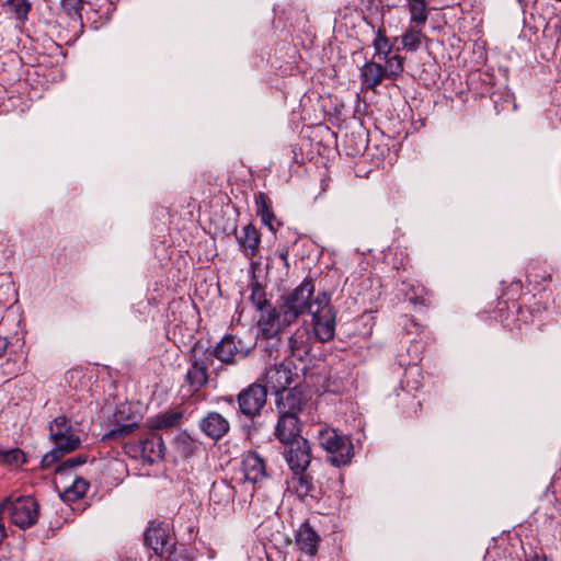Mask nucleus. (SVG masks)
I'll list each match as a JSON object with an SVG mask.
<instances>
[{
  "instance_id": "1",
  "label": "nucleus",
  "mask_w": 561,
  "mask_h": 561,
  "mask_svg": "<svg viewBox=\"0 0 561 561\" xmlns=\"http://www.w3.org/2000/svg\"><path fill=\"white\" fill-rule=\"evenodd\" d=\"M49 437L55 447L44 455L42 459L44 468H50L66 454L78 449L81 444L79 428L64 415L57 416L51 421L49 425Z\"/></svg>"
},
{
  "instance_id": "2",
  "label": "nucleus",
  "mask_w": 561,
  "mask_h": 561,
  "mask_svg": "<svg viewBox=\"0 0 561 561\" xmlns=\"http://www.w3.org/2000/svg\"><path fill=\"white\" fill-rule=\"evenodd\" d=\"M0 513L8 515L20 529L34 526L39 517V505L32 495L12 494L0 503Z\"/></svg>"
},
{
  "instance_id": "3",
  "label": "nucleus",
  "mask_w": 561,
  "mask_h": 561,
  "mask_svg": "<svg viewBox=\"0 0 561 561\" xmlns=\"http://www.w3.org/2000/svg\"><path fill=\"white\" fill-rule=\"evenodd\" d=\"M314 284L310 278H305L289 295L284 298L282 305L283 321L290 324L301 314L310 313L316 309Z\"/></svg>"
},
{
  "instance_id": "4",
  "label": "nucleus",
  "mask_w": 561,
  "mask_h": 561,
  "mask_svg": "<svg viewBox=\"0 0 561 561\" xmlns=\"http://www.w3.org/2000/svg\"><path fill=\"white\" fill-rule=\"evenodd\" d=\"M309 314L311 316L313 337L322 343L332 341L335 335L336 313L327 293H318L316 309H312Z\"/></svg>"
},
{
  "instance_id": "5",
  "label": "nucleus",
  "mask_w": 561,
  "mask_h": 561,
  "mask_svg": "<svg viewBox=\"0 0 561 561\" xmlns=\"http://www.w3.org/2000/svg\"><path fill=\"white\" fill-rule=\"evenodd\" d=\"M318 439L320 446L330 454L329 461L341 467L348 465L354 456L352 439L336 430L325 427L319 431Z\"/></svg>"
},
{
  "instance_id": "6",
  "label": "nucleus",
  "mask_w": 561,
  "mask_h": 561,
  "mask_svg": "<svg viewBox=\"0 0 561 561\" xmlns=\"http://www.w3.org/2000/svg\"><path fill=\"white\" fill-rule=\"evenodd\" d=\"M190 368L185 374V382L192 392H197L208 382V369L213 364L208 350L195 344L191 350Z\"/></svg>"
},
{
  "instance_id": "7",
  "label": "nucleus",
  "mask_w": 561,
  "mask_h": 561,
  "mask_svg": "<svg viewBox=\"0 0 561 561\" xmlns=\"http://www.w3.org/2000/svg\"><path fill=\"white\" fill-rule=\"evenodd\" d=\"M266 397L267 389L265 386L251 383L237 396L239 411L249 419L259 416L266 403Z\"/></svg>"
},
{
  "instance_id": "8",
  "label": "nucleus",
  "mask_w": 561,
  "mask_h": 561,
  "mask_svg": "<svg viewBox=\"0 0 561 561\" xmlns=\"http://www.w3.org/2000/svg\"><path fill=\"white\" fill-rule=\"evenodd\" d=\"M249 351L250 350L243 345L240 339H237V336L232 334H227L217 343L209 354H211V358L216 357L224 364L233 365L238 360L245 358Z\"/></svg>"
},
{
  "instance_id": "9",
  "label": "nucleus",
  "mask_w": 561,
  "mask_h": 561,
  "mask_svg": "<svg viewBox=\"0 0 561 561\" xmlns=\"http://www.w3.org/2000/svg\"><path fill=\"white\" fill-rule=\"evenodd\" d=\"M287 491L296 494L301 501L317 499L319 491L310 472L305 470L291 471L286 480Z\"/></svg>"
},
{
  "instance_id": "10",
  "label": "nucleus",
  "mask_w": 561,
  "mask_h": 561,
  "mask_svg": "<svg viewBox=\"0 0 561 561\" xmlns=\"http://www.w3.org/2000/svg\"><path fill=\"white\" fill-rule=\"evenodd\" d=\"M285 457L291 471L308 469L311 461V449L306 438L288 443Z\"/></svg>"
},
{
  "instance_id": "11",
  "label": "nucleus",
  "mask_w": 561,
  "mask_h": 561,
  "mask_svg": "<svg viewBox=\"0 0 561 561\" xmlns=\"http://www.w3.org/2000/svg\"><path fill=\"white\" fill-rule=\"evenodd\" d=\"M275 396L278 413L299 414L302 410L305 398L302 391L298 387L280 389V391H277Z\"/></svg>"
},
{
  "instance_id": "12",
  "label": "nucleus",
  "mask_w": 561,
  "mask_h": 561,
  "mask_svg": "<svg viewBox=\"0 0 561 561\" xmlns=\"http://www.w3.org/2000/svg\"><path fill=\"white\" fill-rule=\"evenodd\" d=\"M275 435L283 444H288L302 438L300 436L298 414L279 413L278 422L275 427Z\"/></svg>"
},
{
  "instance_id": "13",
  "label": "nucleus",
  "mask_w": 561,
  "mask_h": 561,
  "mask_svg": "<svg viewBox=\"0 0 561 561\" xmlns=\"http://www.w3.org/2000/svg\"><path fill=\"white\" fill-rule=\"evenodd\" d=\"M242 472L244 479L253 484L266 478V465L264 459L255 451H249L242 459Z\"/></svg>"
},
{
  "instance_id": "14",
  "label": "nucleus",
  "mask_w": 561,
  "mask_h": 561,
  "mask_svg": "<svg viewBox=\"0 0 561 561\" xmlns=\"http://www.w3.org/2000/svg\"><path fill=\"white\" fill-rule=\"evenodd\" d=\"M202 432L214 440L224 437L230 430L228 420L218 412H209L201 420Z\"/></svg>"
},
{
  "instance_id": "15",
  "label": "nucleus",
  "mask_w": 561,
  "mask_h": 561,
  "mask_svg": "<svg viewBox=\"0 0 561 561\" xmlns=\"http://www.w3.org/2000/svg\"><path fill=\"white\" fill-rule=\"evenodd\" d=\"M320 540V536L308 522L300 525L295 537V541L299 550L309 557H314L317 554Z\"/></svg>"
},
{
  "instance_id": "16",
  "label": "nucleus",
  "mask_w": 561,
  "mask_h": 561,
  "mask_svg": "<svg viewBox=\"0 0 561 561\" xmlns=\"http://www.w3.org/2000/svg\"><path fill=\"white\" fill-rule=\"evenodd\" d=\"M257 325L263 337L274 339L279 334L282 327H287L288 324L283 321L282 312L277 313L272 308L262 312Z\"/></svg>"
},
{
  "instance_id": "17",
  "label": "nucleus",
  "mask_w": 561,
  "mask_h": 561,
  "mask_svg": "<svg viewBox=\"0 0 561 561\" xmlns=\"http://www.w3.org/2000/svg\"><path fill=\"white\" fill-rule=\"evenodd\" d=\"M164 449L165 446L161 436L156 434H150L139 442L140 456L145 461L149 463H153L162 459Z\"/></svg>"
},
{
  "instance_id": "18",
  "label": "nucleus",
  "mask_w": 561,
  "mask_h": 561,
  "mask_svg": "<svg viewBox=\"0 0 561 561\" xmlns=\"http://www.w3.org/2000/svg\"><path fill=\"white\" fill-rule=\"evenodd\" d=\"M313 334L306 325L299 327L289 337V348L294 357L302 359L311 350Z\"/></svg>"
},
{
  "instance_id": "19",
  "label": "nucleus",
  "mask_w": 561,
  "mask_h": 561,
  "mask_svg": "<svg viewBox=\"0 0 561 561\" xmlns=\"http://www.w3.org/2000/svg\"><path fill=\"white\" fill-rule=\"evenodd\" d=\"M183 411L168 410L147 420V425L152 431H164L176 427L181 424Z\"/></svg>"
},
{
  "instance_id": "20",
  "label": "nucleus",
  "mask_w": 561,
  "mask_h": 561,
  "mask_svg": "<svg viewBox=\"0 0 561 561\" xmlns=\"http://www.w3.org/2000/svg\"><path fill=\"white\" fill-rule=\"evenodd\" d=\"M241 251L248 259H253L259 252L261 234L253 225H247L237 237Z\"/></svg>"
},
{
  "instance_id": "21",
  "label": "nucleus",
  "mask_w": 561,
  "mask_h": 561,
  "mask_svg": "<svg viewBox=\"0 0 561 561\" xmlns=\"http://www.w3.org/2000/svg\"><path fill=\"white\" fill-rule=\"evenodd\" d=\"M291 382V371L284 365L274 366L266 373V383L275 393L280 389H289Z\"/></svg>"
},
{
  "instance_id": "22",
  "label": "nucleus",
  "mask_w": 561,
  "mask_h": 561,
  "mask_svg": "<svg viewBox=\"0 0 561 561\" xmlns=\"http://www.w3.org/2000/svg\"><path fill=\"white\" fill-rule=\"evenodd\" d=\"M423 26L419 24L410 23L405 28L401 36V43L403 49L408 51H416L424 39H427V36L423 33Z\"/></svg>"
},
{
  "instance_id": "23",
  "label": "nucleus",
  "mask_w": 561,
  "mask_h": 561,
  "mask_svg": "<svg viewBox=\"0 0 561 561\" xmlns=\"http://www.w3.org/2000/svg\"><path fill=\"white\" fill-rule=\"evenodd\" d=\"M363 85L367 89H375L386 79L382 65L375 61H367L360 69Z\"/></svg>"
},
{
  "instance_id": "24",
  "label": "nucleus",
  "mask_w": 561,
  "mask_h": 561,
  "mask_svg": "<svg viewBox=\"0 0 561 561\" xmlns=\"http://www.w3.org/2000/svg\"><path fill=\"white\" fill-rule=\"evenodd\" d=\"M254 199H255L257 216H260L262 222L265 226H267L271 231H274L275 228H274L273 224L275 221V216H274L273 210H272V202H271V199L263 192H259L255 195Z\"/></svg>"
},
{
  "instance_id": "25",
  "label": "nucleus",
  "mask_w": 561,
  "mask_h": 561,
  "mask_svg": "<svg viewBox=\"0 0 561 561\" xmlns=\"http://www.w3.org/2000/svg\"><path fill=\"white\" fill-rule=\"evenodd\" d=\"M410 13V23L425 25L428 19L426 0H407Z\"/></svg>"
},
{
  "instance_id": "26",
  "label": "nucleus",
  "mask_w": 561,
  "mask_h": 561,
  "mask_svg": "<svg viewBox=\"0 0 561 561\" xmlns=\"http://www.w3.org/2000/svg\"><path fill=\"white\" fill-rule=\"evenodd\" d=\"M89 482L81 478L76 477L71 485L67 486L64 491V497L66 501L75 502L85 495L89 489Z\"/></svg>"
},
{
  "instance_id": "27",
  "label": "nucleus",
  "mask_w": 561,
  "mask_h": 561,
  "mask_svg": "<svg viewBox=\"0 0 561 561\" xmlns=\"http://www.w3.org/2000/svg\"><path fill=\"white\" fill-rule=\"evenodd\" d=\"M382 59L385 60V65L382 66L385 77L396 80L403 72L404 58L399 55H393Z\"/></svg>"
},
{
  "instance_id": "28",
  "label": "nucleus",
  "mask_w": 561,
  "mask_h": 561,
  "mask_svg": "<svg viewBox=\"0 0 561 561\" xmlns=\"http://www.w3.org/2000/svg\"><path fill=\"white\" fill-rule=\"evenodd\" d=\"M251 304L262 313L266 310L272 309V305L270 300L266 298V293L263 286L259 283L252 285L251 295H250Z\"/></svg>"
},
{
  "instance_id": "29",
  "label": "nucleus",
  "mask_w": 561,
  "mask_h": 561,
  "mask_svg": "<svg viewBox=\"0 0 561 561\" xmlns=\"http://www.w3.org/2000/svg\"><path fill=\"white\" fill-rule=\"evenodd\" d=\"M5 4L13 12L16 20L24 23L27 20L32 4L28 0H5Z\"/></svg>"
},
{
  "instance_id": "30",
  "label": "nucleus",
  "mask_w": 561,
  "mask_h": 561,
  "mask_svg": "<svg viewBox=\"0 0 561 561\" xmlns=\"http://www.w3.org/2000/svg\"><path fill=\"white\" fill-rule=\"evenodd\" d=\"M374 48L376 55H378L380 58L389 57L392 51V44L389 42L381 30H379L376 34L374 39Z\"/></svg>"
},
{
  "instance_id": "31",
  "label": "nucleus",
  "mask_w": 561,
  "mask_h": 561,
  "mask_svg": "<svg viewBox=\"0 0 561 561\" xmlns=\"http://www.w3.org/2000/svg\"><path fill=\"white\" fill-rule=\"evenodd\" d=\"M409 301L414 305H427L430 302V298L425 287L421 284L412 285L410 290L405 294Z\"/></svg>"
},
{
  "instance_id": "32",
  "label": "nucleus",
  "mask_w": 561,
  "mask_h": 561,
  "mask_svg": "<svg viewBox=\"0 0 561 561\" xmlns=\"http://www.w3.org/2000/svg\"><path fill=\"white\" fill-rule=\"evenodd\" d=\"M60 5L64 12H66L72 19L81 18V10L83 8V0H60Z\"/></svg>"
},
{
  "instance_id": "33",
  "label": "nucleus",
  "mask_w": 561,
  "mask_h": 561,
  "mask_svg": "<svg viewBox=\"0 0 561 561\" xmlns=\"http://www.w3.org/2000/svg\"><path fill=\"white\" fill-rule=\"evenodd\" d=\"M87 462V456L78 455L76 457H71L62 461L57 468V473H62L69 469L81 466Z\"/></svg>"
},
{
  "instance_id": "34",
  "label": "nucleus",
  "mask_w": 561,
  "mask_h": 561,
  "mask_svg": "<svg viewBox=\"0 0 561 561\" xmlns=\"http://www.w3.org/2000/svg\"><path fill=\"white\" fill-rule=\"evenodd\" d=\"M137 427L136 423H128L125 425H119L118 427L112 430L111 436H118L131 433Z\"/></svg>"
},
{
  "instance_id": "35",
  "label": "nucleus",
  "mask_w": 561,
  "mask_h": 561,
  "mask_svg": "<svg viewBox=\"0 0 561 561\" xmlns=\"http://www.w3.org/2000/svg\"><path fill=\"white\" fill-rule=\"evenodd\" d=\"M8 346H9L8 339L0 336V358L5 354Z\"/></svg>"
},
{
  "instance_id": "36",
  "label": "nucleus",
  "mask_w": 561,
  "mask_h": 561,
  "mask_svg": "<svg viewBox=\"0 0 561 561\" xmlns=\"http://www.w3.org/2000/svg\"><path fill=\"white\" fill-rule=\"evenodd\" d=\"M277 255L283 261L285 268L288 270L289 268L288 251L287 250H283L280 252H278Z\"/></svg>"
}]
</instances>
